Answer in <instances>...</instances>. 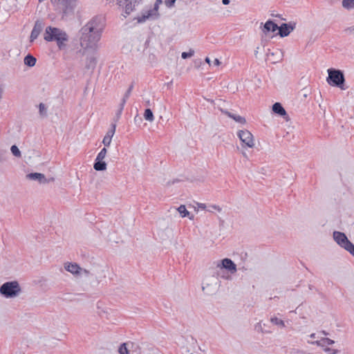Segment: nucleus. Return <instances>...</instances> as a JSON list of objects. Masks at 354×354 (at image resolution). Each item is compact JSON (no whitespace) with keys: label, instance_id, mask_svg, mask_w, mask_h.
I'll list each match as a JSON object with an SVG mask.
<instances>
[{"label":"nucleus","instance_id":"473e14b6","mask_svg":"<svg viewBox=\"0 0 354 354\" xmlns=\"http://www.w3.org/2000/svg\"><path fill=\"white\" fill-rule=\"evenodd\" d=\"M162 3V0H156L153 5V8H151V10H153L154 11V12H156V13H159L158 12L159 6Z\"/></svg>","mask_w":354,"mask_h":354},{"label":"nucleus","instance_id":"a18cd8bd","mask_svg":"<svg viewBox=\"0 0 354 354\" xmlns=\"http://www.w3.org/2000/svg\"><path fill=\"white\" fill-rule=\"evenodd\" d=\"M205 62H207V64H210V62H211V61H210V59H209L208 57H207L205 58Z\"/></svg>","mask_w":354,"mask_h":354},{"label":"nucleus","instance_id":"7c9ffc66","mask_svg":"<svg viewBox=\"0 0 354 354\" xmlns=\"http://www.w3.org/2000/svg\"><path fill=\"white\" fill-rule=\"evenodd\" d=\"M194 54V50L192 49H190L189 52H183L181 54V57L184 59L189 58L192 57Z\"/></svg>","mask_w":354,"mask_h":354},{"label":"nucleus","instance_id":"2eb2a0df","mask_svg":"<svg viewBox=\"0 0 354 354\" xmlns=\"http://www.w3.org/2000/svg\"><path fill=\"white\" fill-rule=\"evenodd\" d=\"M64 268L66 271L72 273L74 275L81 274L82 268L76 263H64Z\"/></svg>","mask_w":354,"mask_h":354},{"label":"nucleus","instance_id":"c03bdc74","mask_svg":"<svg viewBox=\"0 0 354 354\" xmlns=\"http://www.w3.org/2000/svg\"><path fill=\"white\" fill-rule=\"evenodd\" d=\"M230 2V0H222V3L225 6L228 5Z\"/></svg>","mask_w":354,"mask_h":354},{"label":"nucleus","instance_id":"f03ea898","mask_svg":"<svg viewBox=\"0 0 354 354\" xmlns=\"http://www.w3.org/2000/svg\"><path fill=\"white\" fill-rule=\"evenodd\" d=\"M44 39L46 41H55L59 49L62 50L66 46V42L68 41L66 32L60 28L47 26L45 29Z\"/></svg>","mask_w":354,"mask_h":354},{"label":"nucleus","instance_id":"c756f323","mask_svg":"<svg viewBox=\"0 0 354 354\" xmlns=\"http://www.w3.org/2000/svg\"><path fill=\"white\" fill-rule=\"evenodd\" d=\"M39 114L42 117L46 116V115H47V113H46V108L44 104H43V103H40L39 104Z\"/></svg>","mask_w":354,"mask_h":354},{"label":"nucleus","instance_id":"7ed1b4c3","mask_svg":"<svg viewBox=\"0 0 354 354\" xmlns=\"http://www.w3.org/2000/svg\"><path fill=\"white\" fill-rule=\"evenodd\" d=\"M328 76L326 78L328 84L332 86L345 90V77L344 72L339 69L330 68L328 69Z\"/></svg>","mask_w":354,"mask_h":354},{"label":"nucleus","instance_id":"a878e982","mask_svg":"<svg viewBox=\"0 0 354 354\" xmlns=\"http://www.w3.org/2000/svg\"><path fill=\"white\" fill-rule=\"evenodd\" d=\"M124 104H125V103H123V102L121 101V102L120 104L119 109L117 111V112L115 113V115L114 117V121L115 122H117L120 119V118L121 116V114H122V112L123 111Z\"/></svg>","mask_w":354,"mask_h":354},{"label":"nucleus","instance_id":"b1692460","mask_svg":"<svg viewBox=\"0 0 354 354\" xmlns=\"http://www.w3.org/2000/svg\"><path fill=\"white\" fill-rule=\"evenodd\" d=\"M144 118L146 120L151 122L154 117L152 111L150 109H146L144 113Z\"/></svg>","mask_w":354,"mask_h":354},{"label":"nucleus","instance_id":"f8f14e48","mask_svg":"<svg viewBox=\"0 0 354 354\" xmlns=\"http://www.w3.org/2000/svg\"><path fill=\"white\" fill-rule=\"evenodd\" d=\"M160 17L159 13H156L151 9L147 10H142L141 15L138 16L136 19H137L138 23H143L148 19H158Z\"/></svg>","mask_w":354,"mask_h":354},{"label":"nucleus","instance_id":"603ef678","mask_svg":"<svg viewBox=\"0 0 354 354\" xmlns=\"http://www.w3.org/2000/svg\"><path fill=\"white\" fill-rule=\"evenodd\" d=\"M176 181H178V180L172 181V184H174Z\"/></svg>","mask_w":354,"mask_h":354},{"label":"nucleus","instance_id":"aec40b11","mask_svg":"<svg viewBox=\"0 0 354 354\" xmlns=\"http://www.w3.org/2000/svg\"><path fill=\"white\" fill-rule=\"evenodd\" d=\"M134 346L133 342H125L120 344L118 352L120 354H130V348Z\"/></svg>","mask_w":354,"mask_h":354},{"label":"nucleus","instance_id":"49530a36","mask_svg":"<svg viewBox=\"0 0 354 354\" xmlns=\"http://www.w3.org/2000/svg\"><path fill=\"white\" fill-rule=\"evenodd\" d=\"M320 333L324 335H328V333L326 331H325V330H322Z\"/></svg>","mask_w":354,"mask_h":354},{"label":"nucleus","instance_id":"37998d69","mask_svg":"<svg viewBox=\"0 0 354 354\" xmlns=\"http://www.w3.org/2000/svg\"><path fill=\"white\" fill-rule=\"evenodd\" d=\"M214 64L215 66H219L221 64V62L219 61L218 59L216 58L214 61Z\"/></svg>","mask_w":354,"mask_h":354},{"label":"nucleus","instance_id":"9b49d317","mask_svg":"<svg viewBox=\"0 0 354 354\" xmlns=\"http://www.w3.org/2000/svg\"><path fill=\"white\" fill-rule=\"evenodd\" d=\"M296 28V23L290 21L289 23H283L279 26V30L277 33L281 37L288 36Z\"/></svg>","mask_w":354,"mask_h":354},{"label":"nucleus","instance_id":"6e6552de","mask_svg":"<svg viewBox=\"0 0 354 354\" xmlns=\"http://www.w3.org/2000/svg\"><path fill=\"white\" fill-rule=\"evenodd\" d=\"M141 1L142 0H117V4L124 7L125 14L129 15Z\"/></svg>","mask_w":354,"mask_h":354},{"label":"nucleus","instance_id":"72a5a7b5","mask_svg":"<svg viewBox=\"0 0 354 354\" xmlns=\"http://www.w3.org/2000/svg\"><path fill=\"white\" fill-rule=\"evenodd\" d=\"M176 0H165L164 3L167 8H171L175 6Z\"/></svg>","mask_w":354,"mask_h":354},{"label":"nucleus","instance_id":"4468645a","mask_svg":"<svg viewBox=\"0 0 354 354\" xmlns=\"http://www.w3.org/2000/svg\"><path fill=\"white\" fill-rule=\"evenodd\" d=\"M44 28V23L41 21L37 20L35 23L34 27L31 31L30 36V41L32 42L36 39Z\"/></svg>","mask_w":354,"mask_h":354},{"label":"nucleus","instance_id":"79ce46f5","mask_svg":"<svg viewBox=\"0 0 354 354\" xmlns=\"http://www.w3.org/2000/svg\"><path fill=\"white\" fill-rule=\"evenodd\" d=\"M81 273H84L86 276H88L90 274V272L86 269L82 268Z\"/></svg>","mask_w":354,"mask_h":354},{"label":"nucleus","instance_id":"c9c22d12","mask_svg":"<svg viewBox=\"0 0 354 354\" xmlns=\"http://www.w3.org/2000/svg\"><path fill=\"white\" fill-rule=\"evenodd\" d=\"M290 354H304V351L297 349V348H291L289 351Z\"/></svg>","mask_w":354,"mask_h":354},{"label":"nucleus","instance_id":"1a4fd4ad","mask_svg":"<svg viewBox=\"0 0 354 354\" xmlns=\"http://www.w3.org/2000/svg\"><path fill=\"white\" fill-rule=\"evenodd\" d=\"M237 135L241 142L246 146L250 148L254 147L253 136L248 130H240Z\"/></svg>","mask_w":354,"mask_h":354},{"label":"nucleus","instance_id":"a211bd4d","mask_svg":"<svg viewBox=\"0 0 354 354\" xmlns=\"http://www.w3.org/2000/svg\"><path fill=\"white\" fill-rule=\"evenodd\" d=\"M222 113H223L224 114H225L226 115H227L229 118L233 119L234 121H236V122H239L240 124H245L246 123V120L244 117H242L241 115H236V114H234L227 110H223L221 109V110Z\"/></svg>","mask_w":354,"mask_h":354},{"label":"nucleus","instance_id":"2f4dec72","mask_svg":"<svg viewBox=\"0 0 354 354\" xmlns=\"http://www.w3.org/2000/svg\"><path fill=\"white\" fill-rule=\"evenodd\" d=\"M324 352H326L328 354H338L340 353L339 350L331 348L329 347H325L324 348Z\"/></svg>","mask_w":354,"mask_h":354},{"label":"nucleus","instance_id":"9d476101","mask_svg":"<svg viewBox=\"0 0 354 354\" xmlns=\"http://www.w3.org/2000/svg\"><path fill=\"white\" fill-rule=\"evenodd\" d=\"M217 267L220 270L225 269L232 274L236 272V265L232 260L228 258L222 259L220 263H218Z\"/></svg>","mask_w":354,"mask_h":354},{"label":"nucleus","instance_id":"4be33fe9","mask_svg":"<svg viewBox=\"0 0 354 354\" xmlns=\"http://www.w3.org/2000/svg\"><path fill=\"white\" fill-rule=\"evenodd\" d=\"M177 211L179 212V214H180V216L183 218L188 216L189 218V219H191V220L194 219V216L193 215L189 216L190 213H189V212H188L187 210L185 205H180L177 208Z\"/></svg>","mask_w":354,"mask_h":354},{"label":"nucleus","instance_id":"5701e85b","mask_svg":"<svg viewBox=\"0 0 354 354\" xmlns=\"http://www.w3.org/2000/svg\"><path fill=\"white\" fill-rule=\"evenodd\" d=\"M272 20H268L263 25L262 28V32L265 35H267L270 32H271V26Z\"/></svg>","mask_w":354,"mask_h":354},{"label":"nucleus","instance_id":"6e6d98bb","mask_svg":"<svg viewBox=\"0 0 354 354\" xmlns=\"http://www.w3.org/2000/svg\"><path fill=\"white\" fill-rule=\"evenodd\" d=\"M243 155L244 156H246V153H243Z\"/></svg>","mask_w":354,"mask_h":354},{"label":"nucleus","instance_id":"de8ad7c7","mask_svg":"<svg viewBox=\"0 0 354 354\" xmlns=\"http://www.w3.org/2000/svg\"><path fill=\"white\" fill-rule=\"evenodd\" d=\"M315 337H316L315 333H312V334H310V338H313H313H315Z\"/></svg>","mask_w":354,"mask_h":354},{"label":"nucleus","instance_id":"6ab92c4d","mask_svg":"<svg viewBox=\"0 0 354 354\" xmlns=\"http://www.w3.org/2000/svg\"><path fill=\"white\" fill-rule=\"evenodd\" d=\"M96 64L97 58L94 55L87 56L85 65V68L87 70H91V71H93L95 69Z\"/></svg>","mask_w":354,"mask_h":354},{"label":"nucleus","instance_id":"0eeeda50","mask_svg":"<svg viewBox=\"0 0 354 354\" xmlns=\"http://www.w3.org/2000/svg\"><path fill=\"white\" fill-rule=\"evenodd\" d=\"M107 153V150L106 147H104L101 149L100 153L97 154L95 162L93 165V168L98 171H102L106 170V163L103 160L105 158Z\"/></svg>","mask_w":354,"mask_h":354},{"label":"nucleus","instance_id":"864d4df0","mask_svg":"<svg viewBox=\"0 0 354 354\" xmlns=\"http://www.w3.org/2000/svg\"><path fill=\"white\" fill-rule=\"evenodd\" d=\"M272 17H276V14H274V15H273V14H272Z\"/></svg>","mask_w":354,"mask_h":354},{"label":"nucleus","instance_id":"8fccbe9b","mask_svg":"<svg viewBox=\"0 0 354 354\" xmlns=\"http://www.w3.org/2000/svg\"><path fill=\"white\" fill-rule=\"evenodd\" d=\"M276 17L281 18V15H277Z\"/></svg>","mask_w":354,"mask_h":354},{"label":"nucleus","instance_id":"bb28decb","mask_svg":"<svg viewBox=\"0 0 354 354\" xmlns=\"http://www.w3.org/2000/svg\"><path fill=\"white\" fill-rule=\"evenodd\" d=\"M133 88V83H131V85L129 86V87L128 88L127 91L124 93L123 98L122 99V102H123V103H126L127 99L129 98V97L130 96V95L131 93Z\"/></svg>","mask_w":354,"mask_h":354},{"label":"nucleus","instance_id":"ea45409f","mask_svg":"<svg viewBox=\"0 0 354 354\" xmlns=\"http://www.w3.org/2000/svg\"><path fill=\"white\" fill-rule=\"evenodd\" d=\"M344 31H346V32L349 31L350 32H353V34H354V26L348 27V28H346L344 30Z\"/></svg>","mask_w":354,"mask_h":354},{"label":"nucleus","instance_id":"09e8293b","mask_svg":"<svg viewBox=\"0 0 354 354\" xmlns=\"http://www.w3.org/2000/svg\"><path fill=\"white\" fill-rule=\"evenodd\" d=\"M313 288H314L313 286H309V288H310V290H312Z\"/></svg>","mask_w":354,"mask_h":354},{"label":"nucleus","instance_id":"4c0bfd02","mask_svg":"<svg viewBox=\"0 0 354 354\" xmlns=\"http://www.w3.org/2000/svg\"><path fill=\"white\" fill-rule=\"evenodd\" d=\"M308 343H310L311 344L317 345L318 346H322V347H323L324 346L323 341H322V339L320 340H317V341H314V342H308Z\"/></svg>","mask_w":354,"mask_h":354},{"label":"nucleus","instance_id":"3c124183","mask_svg":"<svg viewBox=\"0 0 354 354\" xmlns=\"http://www.w3.org/2000/svg\"><path fill=\"white\" fill-rule=\"evenodd\" d=\"M257 53H258V50H255V53H254L255 55H257Z\"/></svg>","mask_w":354,"mask_h":354},{"label":"nucleus","instance_id":"20e7f679","mask_svg":"<svg viewBox=\"0 0 354 354\" xmlns=\"http://www.w3.org/2000/svg\"><path fill=\"white\" fill-rule=\"evenodd\" d=\"M21 291V287L17 281L5 282L0 287V294L5 298L15 297Z\"/></svg>","mask_w":354,"mask_h":354},{"label":"nucleus","instance_id":"a19ab883","mask_svg":"<svg viewBox=\"0 0 354 354\" xmlns=\"http://www.w3.org/2000/svg\"><path fill=\"white\" fill-rule=\"evenodd\" d=\"M197 205H198V207H200V208H201L203 209H205L206 208V205L204 203H198Z\"/></svg>","mask_w":354,"mask_h":354},{"label":"nucleus","instance_id":"5fc2aeb1","mask_svg":"<svg viewBox=\"0 0 354 354\" xmlns=\"http://www.w3.org/2000/svg\"><path fill=\"white\" fill-rule=\"evenodd\" d=\"M304 96L305 97H307V94H304Z\"/></svg>","mask_w":354,"mask_h":354},{"label":"nucleus","instance_id":"f257e3e1","mask_svg":"<svg viewBox=\"0 0 354 354\" xmlns=\"http://www.w3.org/2000/svg\"><path fill=\"white\" fill-rule=\"evenodd\" d=\"M104 27V19L100 16L93 17L80 30V44L87 49L94 48L100 40Z\"/></svg>","mask_w":354,"mask_h":354},{"label":"nucleus","instance_id":"ddd939ff","mask_svg":"<svg viewBox=\"0 0 354 354\" xmlns=\"http://www.w3.org/2000/svg\"><path fill=\"white\" fill-rule=\"evenodd\" d=\"M26 178L38 181L40 184H46L54 180L53 178L47 179L43 174L37 172H33L27 174Z\"/></svg>","mask_w":354,"mask_h":354},{"label":"nucleus","instance_id":"f704fd0d","mask_svg":"<svg viewBox=\"0 0 354 354\" xmlns=\"http://www.w3.org/2000/svg\"><path fill=\"white\" fill-rule=\"evenodd\" d=\"M322 341H323L324 344H326L328 345H333V344H335V341L334 340H333L331 339H329L328 337H322Z\"/></svg>","mask_w":354,"mask_h":354},{"label":"nucleus","instance_id":"58836bf2","mask_svg":"<svg viewBox=\"0 0 354 354\" xmlns=\"http://www.w3.org/2000/svg\"><path fill=\"white\" fill-rule=\"evenodd\" d=\"M210 208H212V209H216V210H217L218 212L221 211V208L219 206H217V205H212V206H210Z\"/></svg>","mask_w":354,"mask_h":354},{"label":"nucleus","instance_id":"393cba45","mask_svg":"<svg viewBox=\"0 0 354 354\" xmlns=\"http://www.w3.org/2000/svg\"><path fill=\"white\" fill-rule=\"evenodd\" d=\"M342 6L347 10L354 8V0H343Z\"/></svg>","mask_w":354,"mask_h":354},{"label":"nucleus","instance_id":"cd10ccee","mask_svg":"<svg viewBox=\"0 0 354 354\" xmlns=\"http://www.w3.org/2000/svg\"><path fill=\"white\" fill-rule=\"evenodd\" d=\"M10 151L14 156L18 157V158L21 156V151L17 145H12L10 147Z\"/></svg>","mask_w":354,"mask_h":354},{"label":"nucleus","instance_id":"f3484780","mask_svg":"<svg viewBox=\"0 0 354 354\" xmlns=\"http://www.w3.org/2000/svg\"><path fill=\"white\" fill-rule=\"evenodd\" d=\"M272 111L274 113L284 118H286V116L288 115L285 109L283 107L282 104L280 102H275L272 105Z\"/></svg>","mask_w":354,"mask_h":354},{"label":"nucleus","instance_id":"39448f33","mask_svg":"<svg viewBox=\"0 0 354 354\" xmlns=\"http://www.w3.org/2000/svg\"><path fill=\"white\" fill-rule=\"evenodd\" d=\"M333 237L334 241L340 247L345 249L354 257V244L348 240L346 235L344 232L334 231Z\"/></svg>","mask_w":354,"mask_h":354},{"label":"nucleus","instance_id":"423d86ee","mask_svg":"<svg viewBox=\"0 0 354 354\" xmlns=\"http://www.w3.org/2000/svg\"><path fill=\"white\" fill-rule=\"evenodd\" d=\"M220 281L214 274L205 277L203 282L202 289L207 295H213L218 289Z\"/></svg>","mask_w":354,"mask_h":354},{"label":"nucleus","instance_id":"c85d7f7f","mask_svg":"<svg viewBox=\"0 0 354 354\" xmlns=\"http://www.w3.org/2000/svg\"><path fill=\"white\" fill-rule=\"evenodd\" d=\"M270 321L272 324H275V325H279V326H281L282 327H284L285 326V324H284V322L283 320L280 319H278L277 317H271L270 319Z\"/></svg>","mask_w":354,"mask_h":354},{"label":"nucleus","instance_id":"e433bc0d","mask_svg":"<svg viewBox=\"0 0 354 354\" xmlns=\"http://www.w3.org/2000/svg\"><path fill=\"white\" fill-rule=\"evenodd\" d=\"M271 26V32H274L276 30H279V26H278L277 24H275L272 20V25Z\"/></svg>","mask_w":354,"mask_h":354},{"label":"nucleus","instance_id":"412c9836","mask_svg":"<svg viewBox=\"0 0 354 354\" xmlns=\"http://www.w3.org/2000/svg\"><path fill=\"white\" fill-rule=\"evenodd\" d=\"M37 62L36 58L31 54H28L24 59V64L28 67H32L35 65Z\"/></svg>","mask_w":354,"mask_h":354},{"label":"nucleus","instance_id":"dca6fc26","mask_svg":"<svg viewBox=\"0 0 354 354\" xmlns=\"http://www.w3.org/2000/svg\"><path fill=\"white\" fill-rule=\"evenodd\" d=\"M115 124H111V128L109 129L107 133H106L105 136L103 138L102 143L105 147H109L111 144V139L115 133Z\"/></svg>","mask_w":354,"mask_h":354}]
</instances>
